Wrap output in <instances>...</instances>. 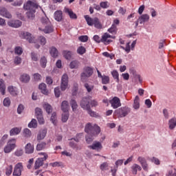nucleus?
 <instances>
[{
  "label": "nucleus",
  "instance_id": "1",
  "mask_svg": "<svg viewBox=\"0 0 176 176\" xmlns=\"http://www.w3.org/2000/svg\"><path fill=\"white\" fill-rule=\"evenodd\" d=\"M38 30L43 31L45 34H52L54 29L53 25L47 16H45L41 19V23L38 24Z\"/></svg>",
  "mask_w": 176,
  "mask_h": 176
},
{
  "label": "nucleus",
  "instance_id": "2",
  "mask_svg": "<svg viewBox=\"0 0 176 176\" xmlns=\"http://www.w3.org/2000/svg\"><path fill=\"white\" fill-rule=\"evenodd\" d=\"M85 131L87 134H90L92 137H97L101 133V128L97 124L88 122L85 126Z\"/></svg>",
  "mask_w": 176,
  "mask_h": 176
},
{
  "label": "nucleus",
  "instance_id": "3",
  "mask_svg": "<svg viewBox=\"0 0 176 176\" xmlns=\"http://www.w3.org/2000/svg\"><path fill=\"white\" fill-rule=\"evenodd\" d=\"M85 19L88 24V25H94L96 28H98V30H101L102 28V25L100 22V19L98 18H91L89 15H85Z\"/></svg>",
  "mask_w": 176,
  "mask_h": 176
},
{
  "label": "nucleus",
  "instance_id": "4",
  "mask_svg": "<svg viewBox=\"0 0 176 176\" xmlns=\"http://www.w3.org/2000/svg\"><path fill=\"white\" fill-rule=\"evenodd\" d=\"M93 68L90 67H85L83 69V72L81 73L80 79L82 82H87V79L91 76L94 74Z\"/></svg>",
  "mask_w": 176,
  "mask_h": 176
},
{
  "label": "nucleus",
  "instance_id": "5",
  "mask_svg": "<svg viewBox=\"0 0 176 176\" xmlns=\"http://www.w3.org/2000/svg\"><path fill=\"white\" fill-rule=\"evenodd\" d=\"M39 156H43L42 157H38L34 164V168L35 170H38L40 167H42L44 164V162L45 160H47V157H49V155H47V153H39Z\"/></svg>",
  "mask_w": 176,
  "mask_h": 176
},
{
  "label": "nucleus",
  "instance_id": "6",
  "mask_svg": "<svg viewBox=\"0 0 176 176\" xmlns=\"http://www.w3.org/2000/svg\"><path fill=\"white\" fill-rule=\"evenodd\" d=\"M131 112L130 108L127 107H121L114 111L118 118H126Z\"/></svg>",
  "mask_w": 176,
  "mask_h": 176
},
{
  "label": "nucleus",
  "instance_id": "7",
  "mask_svg": "<svg viewBox=\"0 0 176 176\" xmlns=\"http://www.w3.org/2000/svg\"><path fill=\"white\" fill-rule=\"evenodd\" d=\"M14 148H16V139L10 140L8 142L7 145L4 147V153H10Z\"/></svg>",
  "mask_w": 176,
  "mask_h": 176
},
{
  "label": "nucleus",
  "instance_id": "8",
  "mask_svg": "<svg viewBox=\"0 0 176 176\" xmlns=\"http://www.w3.org/2000/svg\"><path fill=\"white\" fill-rule=\"evenodd\" d=\"M116 36H111V34L108 33H104L101 38V42H102L104 45H109L111 42H112V39H115Z\"/></svg>",
  "mask_w": 176,
  "mask_h": 176
},
{
  "label": "nucleus",
  "instance_id": "9",
  "mask_svg": "<svg viewBox=\"0 0 176 176\" xmlns=\"http://www.w3.org/2000/svg\"><path fill=\"white\" fill-rule=\"evenodd\" d=\"M68 88V74H64L62 76L61 83H60V89L62 91H65Z\"/></svg>",
  "mask_w": 176,
  "mask_h": 176
},
{
  "label": "nucleus",
  "instance_id": "10",
  "mask_svg": "<svg viewBox=\"0 0 176 176\" xmlns=\"http://www.w3.org/2000/svg\"><path fill=\"white\" fill-rule=\"evenodd\" d=\"M23 8L25 10H32L33 12H34V10H36V9H38V4L31 1H28L25 4H24Z\"/></svg>",
  "mask_w": 176,
  "mask_h": 176
},
{
  "label": "nucleus",
  "instance_id": "11",
  "mask_svg": "<svg viewBox=\"0 0 176 176\" xmlns=\"http://www.w3.org/2000/svg\"><path fill=\"white\" fill-rule=\"evenodd\" d=\"M35 114L40 124H43L45 123V119H43V115L42 112V109L37 107L35 109Z\"/></svg>",
  "mask_w": 176,
  "mask_h": 176
},
{
  "label": "nucleus",
  "instance_id": "12",
  "mask_svg": "<svg viewBox=\"0 0 176 176\" xmlns=\"http://www.w3.org/2000/svg\"><path fill=\"white\" fill-rule=\"evenodd\" d=\"M109 102H110L112 108H113V109H116L119 108V107H122V103L120 102V99L116 96H115L114 98L111 99L109 100Z\"/></svg>",
  "mask_w": 176,
  "mask_h": 176
},
{
  "label": "nucleus",
  "instance_id": "13",
  "mask_svg": "<svg viewBox=\"0 0 176 176\" xmlns=\"http://www.w3.org/2000/svg\"><path fill=\"white\" fill-rule=\"evenodd\" d=\"M23 171V163L19 162L16 164L14 168L13 175L21 176Z\"/></svg>",
  "mask_w": 176,
  "mask_h": 176
},
{
  "label": "nucleus",
  "instance_id": "14",
  "mask_svg": "<svg viewBox=\"0 0 176 176\" xmlns=\"http://www.w3.org/2000/svg\"><path fill=\"white\" fill-rule=\"evenodd\" d=\"M8 91L10 93V96H12V97H17L19 93V88L12 85L8 87Z\"/></svg>",
  "mask_w": 176,
  "mask_h": 176
},
{
  "label": "nucleus",
  "instance_id": "15",
  "mask_svg": "<svg viewBox=\"0 0 176 176\" xmlns=\"http://www.w3.org/2000/svg\"><path fill=\"white\" fill-rule=\"evenodd\" d=\"M0 16L6 19H12V14L5 7H0Z\"/></svg>",
  "mask_w": 176,
  "mask_h": 176
},
{
  "label": "nucleus",
  "instance_id": "16",
  "mask_svg": "<svg viewBox=\"0 0 176 176\" xmlns=\"http://www.w3.org/2000/svg\"><path fill=\"white\" fill-rule=\"evenodd\" d=\"M0 16L6 19H12V14L5 7H0Z\"/></svg>",
  "mask_w": 176,
  "mask_h": 176
},
{
  "label": "nucleus",
  "instance_id": "17",
  "mask_svg": "<svg viewBox=\"0 0 176 176\" xmlns=\"http://www.w3.org/2000/svg\"><path fill=\"white\" fill-rule=\"evenodd\" d=\"M24 39L28 41L29 43H36V41H35V37L31 34L30 32H23V34Z\"/></svg>",
  "mask_w": 176,
  "mask_h": 176
},
{
  "label": "nucleus",
  "instance_id": "18",
  "mask_svg": "<svg viewBox=\"0 0 176 176\" xmlns=\"http://www.w3.org/2000/svg\"><path fill=\"white\" fill-rule=\"evenodd\" d=\"M89 149H93L94 151H97V152H100L101 149H102V144L100 142H94L92 145L88 146Z\"/></svg>",
  "mask_w": 176,
  "mask_h": 176
},
{
  "label": "nucleus",
  "instance_id": "19",
  "mask_svg": "<svg viewBox=\"0 0 176 176\" xmlns=\"http://www.w3.org/2000/svg\"><path fill=\"white\" fill-rule=\"evenodd\" d=\"M80 107L83 108V109H90V100L87 98H84L81 102H80Z\"/></svg>",
  "mask_w": 176,
  "mask_h": 176
},
{
  "label": "nucleus",
  "instance_id": "20",
  "mask_svg": "<svg viewBox=\"0 0 176 176\" xmlns=\"http://www.w3.org/2000/svg\"><path fill=\"white\" fill-rule=\"evenodd\" d=\"M21 21L19 20H11L8 22V25L13 28H19V27H21Z\"/></svg>",
  "mask_w": 176,
  "mask_h": 176
},
{
  "label": "nucleus",
  "instance_id": "21",
  "mask_svg": "<svg viewBox=\"0 0 176 176\" xmlns=\"http://www.w3.org/2000/svg\"><path fill=\"white\" fill-rule=\"evenodd\" d=\"M138 160L139 163H140L143 170L148 171V163H146V160L143 157H139Z\"/></svg>",
  "mask_w": 176,
  "mask_h": 176
},
{
  "label": "nucleus",
  "instance_id": "22",
  "mask_svg": "<svg viewBox=\"0 0 176 176\" xmlns=\"http://www.w3.org/2000/svg\"><path fill=\"white\" fill-rule=\"evenodd\" d=\"M30 80L31 77H30V75L28 74H23L21 75L19 78V80L22 83H28V82H30Z\"/></svg>",
  "mask_w": 176,
  "mask_h": 176
},
{
  "label": "nucleus",
  "instance_id": "23",
  "mask_svg": "<svg viewBox=\"0 0 176 176\" xmlns=\"http://www.w3.org/2000/svg\"><path fill=\"white\" fill-rule=\"evenodd\" d=\"M34 145H32L31 143H28L25 146V152L28 155H30L31 153H34Z\"/></svg>",
  "mask_w": 176,
  "mask_h": 176
},
{
  "label": "nucleus",
  "instance_id": "24",
  "mask_svg": "<svg viewBox=\"0 0 176 176\" xmlns=\"http://www.w3.org/2000/svg\"><path fill=\"white\" fill-rule=\"evenodd\" d=\"M47 133V131L46 129H41L37 134V141H42V140H44Z\"/></svg>",
  "mask_w": 176,
  "mask_h": 176
},
{
  "label": "nucleus",
  "instance_id": "25",
  "mask_svg": "<svg viewBox=\"0 0 176 176\" xmlns=\"http://www.w3.org/2000/svg\"><path fill=\"white\" fill-rule=\"evenodd\" d=\"M60 108L63 112H69V103H68V101H63L61 103Z\"/></svg>",
  "mask_w": 176,
  "mask_h": 176
},
{
  "label": "nucleus",
  "instance_id": "26",
  "mask_svg": "<svg viewBox=\"0 0 176 176\" xmlns=\"http://www.w3.org/2000/svg\"><path fill=\"white\" fill-rule=\"evenodd\" d=\"M138 21L140 24H142L144 23H147V21H149V15L148 14H144L141 15L138 18Z\"/></svg>",
  "mask_w": 176,
  "mask_h": 176
},
{
  "label": "nucleus",
  "instance_id": "27",
  "mask_svg": "<svg viewBox=\"0 0 176 176\" xmlns=\"http://www.w3.org/2000/svg\"><path fill=\"white\" fill-rule=\"evenodd\" d=\"M65 13H66V14H68L70 19H78L76 14L74 13V11H72V9H69L68 8H65Z\"/></svg>",
  "mask_w": 176,
  "mask_h": 176
},
{
  "label": "nucleus",
  "instance_id": "28",
  "mask_svg": "<svg viewBox=\"0 0 176 176\" xmlns=\"http://www.w3.org/2000/svg\"><path fill=\"white\" fill-rule=\"evenodd\" d=\"M39 90H41V93L43 94H45V96H47L49 94V90H47V88H46V84L41 83L38 86Z\"/></svg>",
  "mask_w": 176,
  "mask_h": 176
},
{
  "label": "nucleus",
  "instance_id": "29",
  "mask_svg": "<svg viewBox=\"0 0 176 176\" xmlns=\"http://www.w3.org/2000/svg\"><path fill=\"white\" fill-rule=\"evenodd\" d=\"M131 170H132V174H133V175H137V172L141 171L142 168L140 165L137 164H133L131 166Z\"/></svg>",
  "mask_w": 176,
  "mask_h": 176
},
{
  "label": "nucleus",
  "instance_id": "30",
  "mask_svg": "<svg viewBox=\"0 0 176 176\" xmlns=\"http://www.w3.org/2000/svg\"><path fill=\"white\" fill-rule=\"evenodd\" d=\"M0 91L3 96L6 94V85H5V81L3 79L0 80Z\"/></svg>",
  "mask_w": 176,
  "mask_h": 176
},
{
  "label": "nucleus",
  "instance_id": "31",
  "mask_svg": "<svg viewBox=\"0 0 176 176\" xmlns=\"http://www.w3.org/2000/svg\"><path fill=\"white\" fill-rule=\"evenodd\" d=\"M54 19L56 21H62L63 20V11L58 10L54 13Z\"/></svg>",
  "mask_w": 176,
  "mask_h": 176
},
{
  "label": "nucleus",
  "instance_id": "32",
  "mask_svg": "<svg viewBox=\"0 0 176 176\" xmlns=\"http://www.w3.org/2000/svg\"><path fill=\"white\" fill-rule=\"evenodd\" d=\"M168 126H169L170 130H174V129H175V126H176V118H173L170 120H169Z\"/></svg>",
  "mask_w": 176,
  "mask_h": 176
},
{
  "label": "nucleus",
  "instance_id": "33",
  "mask_svg": "<svg viewBox=\"0 0 176 176\" xmlns=\"http://www.w3.org/2000/svg\"><path fill=\"white\" fill-rule=\"evenodd\" d=\"M21 132V127L17 128H13L10 131V135H17L18 134H20Z\"/></svg>",
  "mask_w": 176,
  "mask_h": 176
},
{
  "label": "nucleus",
  "instance_id": "34",
  "mask_svg": "<svg viewBox=\"0 0 176 176\" xmlns=\"http://www.w3.org/2000/svg\"><path fill=\"white\" fill-rule=\"evenodd\" d=\"M50 53L52 56V57H54V58H56L58 56V50H57V48L54 47H52L50 50Z\"/></svg>",
  "mask_w": 176,
  "mask_h": 176
},
{
  "label": "nucleus",
  "instance_id": "35",
  "mask_svg": "<svg viewBox=\"0 0 176 176\" xmlns=\"http://www.w3.org/2000/svg\"><path fill=\"white\" fill-rule=\"evenodd\" d=\"M47 144L45 142H41L38 143L36 147V151H43V149H46Z\"/></svg>",
  "mask_w": 176,
  "mask_h": 176
},
{
  "label": "nucleus",
  "instance_id": "36",
  "mask_svg": "<svg viewBox=\"0 0 176 176\" xmlns=\"http://www.w3.org/2000/svg\"><path fill=\"white\" fill-rule=\"evenodd\" d=\"M79 65H80V63L78 60H73L69 64L71 69L79 68Z\"/></svg>",
  "mask_w": 176,
  "mask_h": 176
},
{
  "label": "nucleus",
  "instance_id": "37",
  "mask_svg": "<svg viewBox=\"0 0 176 176\" xmlns=\"http://www.w3.org/2000/svg\"><path fill=\"white\" fill-rule=\"evenodd\" d=\"M134 109H140V97L136 96L133 102Z\"/></svg>",
  "mask_w": 176,
  "mask_h": 176
},
{
  "label": "nucleus",
  "instance_id": "38",
  "mask_svg": "<svg viewBox=\"0 0 176 176\" xmlns=\"http://www.w3.org/2000/svg\"><path fill=\"white\" fill-rule=\"evenodd\" d=\"M43 107L44 109H45L47 113H52L53 111V108H52V105L49 104V103H45Z\"/></svg>",
  "mask_w": 176,
  "mask_h": 176
},
{
  "label": "nucleus",
  "instance_id": "39",
  "mask_svg": "<svg viewBox=\"0 0 176 176\" xmlns=\"http://www.w3.org/2000/svg\"><path fill=\"white\" fill-rule=\"evenodd\" d=\"M69 145L71 148L76 149V151H80V149H82V146L78 145L74 142H69Z\"/></svg>",
  "mask_w": 176,
  "mask_h": 176
},
{
  "label": "nucleus",
  "instance_id": "40",
  "mask_svg": "<svg viewBox=\"0 0 176 176\" xmlns=\"http://www.w3.org/2000/svg\"><path fill=\"white\" fill-rule=\"evenodd\" d=\"M69 118V111L67 112H63L62 114V122L63 123H67V121Z\"/></svg>",
  "mask_w": 176,
  "mask_h": 176
},
{
  "label": "nucleus",
  "instance_id": "41",
  "mask_svg": "<svg viewBox=\"0 0 176 176\" xmlns=\"http://www.w3.org/2000/svg\"><path fill=\"white\" fill-rule=\"evenodd\" d=\"M70 105L72 108L73 112H76V109H78V103H76V101H75L74 99H72L70 100Z\"/></svg>",
  "mask_w": 176,
  "mask_h": 176
},
{
  "label": "nucleus",
  "instance_id": "42",
  "mask_svg": "<svg viewBox=\"0 0 176 176\" xmlns=\"http://www.w3.org/2000/svg\"><path fill=\"white\" fill-rule=\"evenodd\" d=\"M23 137H25V138H30V137L32 135V133L31 132V131H30V129L27 128L23 130Z\"/></svg>",
  "mask_w": 176,
  "mask_h": 176
},
{
  "label": "nucleus",
  "instance_id": "43",
  "mask_svg": "<svg viewBox=\"0 0 176 176\" xmlns=\"http://www.w3.org/2000/svg\"><path fill=\"white\" fill-rule=\"evenodd\" d=\"M35 12H36V10H34V11L30 10V11L27 12L26 16H27L28 19L32 20L35 17Z\"/></svg>",
  "mask_w": 176,
  "mask_h": 176
},
{
  "label": "nucleus",
  "instance_id": "44",
  "mask_svg": "<svg viewBox=\"0 0 176 176\" xmlns=\"http://www.w3.org/2000/svg\"><path fill=\"white\" fill-rule=\"evenodd\" d=\"M111 75L113 78V79L116 80V81L117 82V83H119L120 80H119V73L118 72V71L114 70L111 72Z\"/></svg>",
  "mask_w": 176,
  "mask_h": 176
},
{
  "label": "nucleus",
  "instance_id": "45",
  "mask_svg": "<svg viewBox=\"0 0 176 176\" xmlns=\"http://www.w3.org/2000/svg\"><path fill=\"white\" fill-rule=\"evenodd\" d=\"M37 126H38V122L35 119H32V121L28 124V127L32 128V129H36Z\"/></svg>",
  "mask_w": 176,
  "mask_h": 176
},
{
  "label": "nucleus",
  "instance_id": "46",
  "mask_svg": "<svg viewBox=\"0 0 176 176\" xmlns=\"http://www.w3.org/2000/svg\"><path fill=\"white\" fill-rule=\"evenodd\" d=\"M84 86L88 93H91L93 89H94V85L91 84L85 83Z\"/></svg>",
  "mask_w": 176,
  "mask_h": 176
},
{
  "label": "nucleus",
  "instance_id": "47",
  "mask_svg": "<svg viewBox=\"0 0 176 176\" xmlns=\"http://www.w3.org/2000/svg\"><path fill=\"white\" fill-rule=\"evenodd\" d=\"M31 56V58H32V61H38L39 60V55H38V54L32 52L30 54Z\"/></svg>",
  "mask_w": 176,
  "mask_h": 176
},
{
  "label": "nucleus",
  "instance_id": "48",
  "mask_svg": "<svg viewBox=\"0 0 176 176\" xmlns=\"http://www.w3.org/2000/svg\"><path fill=\"white\" fill-rule=\"evenodd\" d=\"M72 56V52L69 51H64L63 52V56L66 60H71V57Z\"/></svg>",
  "mask_w": 176,
  "mask_h": 176
},
{
  "label": "nucleus",
  "instance_id": "49",
  "mask_svg": "<svg viewBox=\"0 0 176 176\" xmlns=\"http://www.w3.org/2000/svg\"><path fill=\"white\" fill-rule=\"evenodd\" d=\"M108 32H110V34H116V32H118L116 25L113 24L111 27L108 30Z\"/></svg>",
  "mask_w": 176,
  "mask_h": 176
},
{
  "label": "nucleus",
  "instance_id": "50",
  "mask_svg": "<svg viewBox=\"0 0 176 176\" xmlns=\"http://www.w3.org/2000/svg\"><path fill=\"white\" fill-rule=\"evenodd\" d=\"M40 63L42 68H46V64H47V59H46V58L43 56L41 58Z\"/></svg>",
  "mask_w": 176,
  "mask_h": 176
},
{
  "label": "nucleus",
  "instance_id": "51",
  "mask_svg": "<svg viewBox=\"0 0 176 176\" xmlns=\"http://www.w3.org/2000/svg\"><path fill=\"white\" fill-rule=\"evenodd\" d=\"M14 53L18 56H21L23 54V48L21 47H16L14 49Z\"/></svg>",
  "mask_w": 176,
  "mask_h": 176
},
{
  "label": "nucleus",
  "instance_id": "52",
  "mask_svg": "<svg viewBox=\"0 0 176 176\" xmlns=\"http://www.w3.org/2000/svg\"><path fill=\"white\" fill-rule=\"evenodd\" d=\"M13 171V166L10 165L6 168V175L9 176L12 174Z\"/></svg>",
  "mask_w": 176,
  "mask_h": 176
},
{
  "label": "nucleus",
  "instance_id": "53",
  "mask_svg": "<svg viewBox=\"0 0 176 176\" xmlns=\"http://www.w3.org/2000/svg\"><path fill=\"white\" fill-rule=\"evenodd\" d=\"M93 137H96V136H92L91 134L87 133V135H86L85 137V140L87 144H91V142H93V140H94Z\"/></svg>",
  "mask_w": 176,
  "mask_h": 176
},
{
  "label": "nucleus",
  "instance_id": "54",
  "mask_svg": "<svg viewBox=\"0 0 176 176\" xmlns=\"http://www.w3.org/2000/svg\"><path fill=\"white\" fill-rule=\"evenodd\" d=\"M77 53L78 54H85V53H86V48H85V47L83 46H80L77 49Z\"/></svg>",
  "mask_w": 176,
  "mask_h": 176
},
{
  "label": "nucleus",
  "instance_id": "55",
  "mask_svg": "<svg viewBox=\"0 0 176 176\" xmlns=\"http://www.w3.org/2000/svg\"><path fill=\"white\" fill-rule=\"evenodd\" d=\"M108 167H109V164L107 162H103L100 165V170L104 171V170H108Z\"/></svg>",
  "mask_w": 176,
  "mask_h": 176
},
{
  "label": "nucleus",
  "instance_id": "56",
  "mask_svg": "<svg viewBox=\"0 0 176 176\" xmlns=\"http://www.w3.org/2000/svg\"><path fill=\"white\" fill-rule=\"evenodd\" d=\"M3 104L4 107H10V104H11L10 98H6L3 100Z\"/></svg>",
  "mask_w": 176,
  "mask_h": 176
},
{
  "label": "nucleus",
  "instance_id": "57",
  "mask_svg": "<svg viewBox=\"0 0 176 176\" xmlns=\"http://www.w3.org/2000/svg\"><path fill=\"white\" fill-rule=\"evenodd\" d=\"M22 59L20 56H16L14 60L15 65H20L21 64Z\"/></svg>",
  "mask_w": 176,
  "mask_h": 176
},
{
  "label": "nucleus",
  "instance_id": "58",
  "mask_svg": "<svg viewBox=\"0 0 176 176\" xmlns=\"http://www.w3.org/2000/svg\"><path fill=\"white\" fill-rule=\"evenodd\" d=\"M166 176H176V169L175 168L170 169Z\"/></svg>",
  "mask_w": 176,
  "mask_h": 176
},
{
  "label": "nucleus",
  "instance_id": "59",
  "mask_svg": "<svg viewBox=\"0 0 176 176\" xmlns=\"http://www.w3.org/2000/svg\"><path fill=\"white\" fill-rule=\"evenodd\" d=\"M102 82L103 85H107V83H109V77L107 76L102 77Z\"/></svg>",
  "mask_w": 176,
  "mask_h": 176
},
{
  "label": "nucleus",
  "instance_id": "60",
  "mask_svg": "<svg viewBox=\"0 0 176 176\" xmlns=\"http://www.w3.org/2000/svg\"><path fill=\"white\" fill-rule=\"evenodd\" d=\"M50 166H52V167H60V166H63V162H55L54 163H50Z\"/></svg>",
  "mask_w": 176,
  "mask_h": 176
},
{
  "label": "nucleus",
  "instance_id": "61",
  "mask_svg": "<svg viewBox=\"0 0 176 176\" xmlns=\"http://www.w3.org/2000/svg\"><path fill=\"white\" fill-rule=\"evenodd\" d=\"M23 153H24V151H23V149H17L14 152L15 156H18V157L23 156Z\"/></svg>",
  "mask_w": 176,
  "mask_h": 176
},
{
  "label": "nucleus",
  "instance_id": "62",
  "mask_svg": "<svg viewBox=\"0 0 176 176\" xmlns=\"http://www.w3.org/2000/svg\"><path fill=\"white\" fill-rule=\"evenodd\" d=\"M38 39L40 41L41 45H42L43 46H45V45H46V38H45L43 36H41L38 38Z\"/></svg>",
  "mask_w": 176,
  "mask_h": 176
},
{
  "label": "nucleus",
  "instance_id": "63",
  "mask_svg": "<svg viewBox=\"0 0 176 176\" xmlns=\"http://www.w3.org/2000/svg\"><path fill=\"white\" fill-rule=\"evenodd\" d=\"M79 41L80 42H87L89 41V36H80L78 37Z\"/></svg>",
  "mask_w": 176,
  "mask_h": 176
},
{
  "label": "nucleus",
  "instance_id": "64",
  "mask_svg": "<svg viewBox=\"0 0 176 176\" xmlns=\"http://www.w3.org/2000/svg\"><path fill=\"white\" fill-rule=\"evenodd\" d=\"M54 93H55V96L58 98V97H60V94H61V91H60V88L59 87H56L54 89Z\"/></svg>",
  "mask_w": 176,
  "mask_h": 176
}]
</instances>
